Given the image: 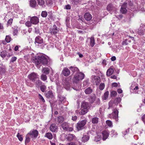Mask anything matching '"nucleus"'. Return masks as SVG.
Here are the masks:
<instances>
[{
	"label": "nucleus",
	"mask_w": 145,
	"mask_h": 145,
	"mask_svg": "<svg viewBox=\"0 0 145 145\" xmlns=\"http://www.w3.org/2000/svg\"><path fill=\"white\" fill-rule=\"evenodd\" d=\"M89 106L88 103L86 102H83L82 103L81 108L84 109H88Z\"/></svg>",
	"instance_id": "22"
},
{
	"label": "nucleus",
	"mask_w": 145,
	"mask_h": 145,
	"mask_svg": "<svg viewBox=\"0 0 145 145\" xmlns=\"http://www.w3.org/2000/svg\"><path fill=\"white\" fill-rule=\"evenodd\" d=\"M118 111L117 109H114L113 110L112 113L109 114V116L111 118L115 119L116 121H118Z\"/></svg>",
	"instance_id": "6"
},
{
	"label": "nucleus",
	"mask_w": 145,
	"mask_h": 145,
	"mask_svg": "<svg viewBox=\"0 0 145 145\" xmlns=\"http://www.w3.org/2000/svg\"><path fill=\"white\" fill-rule=\"evenodd\" d=\"M50 79L51 81L52 82H54L56 81V77L54 76H50Z\"/></svg>",
	"instance_id": "58"
},
{
	"label": "nucleus",
	"mask_w": 145,
	"mask_h": 145,
	"mask_svg": "<svg viewBox=\"0 0 145 145\" xmlns=\"http://www.w3.org/2000/svg\"><path fill=\"white\" fill-rule=\"evenodd\" d=\"M145 30L142 28H140L138 29V33L139 35H144Z\"/></svg>",
	"instance_id": "32"
},
{
	"label": "nucleus",
	"mask_w": 145,
	"mask_h": 145,
	"mask_svg": "<svg viewBox=\"0 0 145 145\" xmlns=\"http://www.w3.org/2000/svg\"><path fill=\"white\" fill-rule=\"evenodd\" d=\"M96 98V96L95 94H93L92 95H90L89 98V101L91 103H93L95 101Z\"/></svg>",
	"instance_id": "16"
},
{
	"label": "nucleus",
	"mask_w": 145,
	"mask_h": 145,
	"mask_svg": "<svg viewBox=\"0 0 145 145\" xmlns=\"http://www.w3.org/2000/svg\"><path fill=\"white\" fill-rule=\"evenodd\" d=\"M69 124L67 122H64L61 125V126L64 131H72L73 128L69 126Z\"/></svg>",
	"instance_id": "5"
},
{
	"label": "nucleus",
	"mask_w": 145,
	"mask_h": 145,
	"mask_svg": "<svg viewBox=\"0 0 145 145\" xmlns=\"http://www.w3.org/2000/svg\"><path fill=\"white\" fill-rule=\"evenodd\" d=\"M82 0H72V4L73 5L82 3Z\"/></svg>",
	"instance_id": "30"
},
{
	"label": "nucleus",
	"mask_w": 145,
	"mask_h": 145,
	"mask_svg": "<svg viewBox=\"0 0 145 145\" xmlns=\"http://www.w3.org/2000/svg\"><path fill=\"white\" fill-rule=\"evenodd\" d=\"M32 23H31V21H27L25 23L26 26L28 27L31 26L32 25Z\"/></svg>",
	"instance_id": "49"
},
{
	"label": "nucleus",
	"mask_w": 145,
	"mask_h": 145,
	"mask_svg": "<svg viewBox=\"0 0 145 145\" xmlns=\"http://www.w3.org/2000/svg\"><path fill=\"white\" fill-rule=\"evenodd\" d=\"M18 31L16 29H14L13 31V34L14 36L17 35Z\"/></svg>",
	"instance_id": "56"
},
{
	"label": "nucleus",
	"mask_w": 145,
	"mask_h": 145,
	"mask_svg": "<svg viewBox=\"0 0 145 145\" xmlns=\"http://www.w3.org/2000/svg\"><path fill=\"white\" fill-rule=\"evenodd\" d=\"M69 69L71 70L72 74H77L79 72V70L76 67L74 66H71L69 67Z\"/></svg>",
	"instance_id": "12"
},
{
	"label": "nucleus",
	"mask_w": 145,
	"mask_h": 145,
	"mask_svg": "<svg viewBox=\"0 0 145 145\" xmlns=\"http://www.w3.org/2000/svg\"><path fill=\"white\" fill-rule=\"evenodd\" d=\"M64 120V118L62 116H59L55 120L57 124H59L62 123Z\"/></svg>",
	"instance_id": "13"
},
{
	"label": "nucleus",
	"mask_w": 145,
	"mask_h": 145,
	"mask_svg": "<svg viewBox=\"0 0 145 145\" xmlns=\"http://www.w3.org/2000/svg\"><path fill=\"white\" fill-rule=\"evenodd\" d=\"M102 134L103 135V139L104 140H106L107 138L109 135L108 132L106 131H103Z\"/></svg>",
	"instance_id": "21"
},
{
	"label": "nucleus",
	"mask_w": 145,
	"mask_h": 145,
	"mask_svg": "<svg viewBox=\"0 0 145 145\" xmlns=\"http://www.w3.org/2000/svg\"><path fill=\"white\" fill-rule=\"evenodd\" d=\"M101 137L100 135H98L97 136L95 137L94 140L95 142H97L101 140Z\"/></svg>",
	"instance_id": "44"
},
{
	"label": "nucleus",
	"mask_w": 145,
	"mask_h": 145,
	"mask_svg": "<svg viewBox=\"0 0 145 145\" xmlns=\"http://www.w3.org/2000/svg\"><path fill=\"white\" fill-rule=\"evenodd\" d=\"M35 32L36 33L39 34L40 33V31L38 27H35Z\"/></svg>",
	"instance_id": "57"
},
{
	"label": "nucleus",
	"mask_w": 145,
	"mask_h": 145,
	"mask_svg": "<svg viewBox=\"0 0 145 145\" xmlns=\"http://www.w3.org/2000/svg\"><path fill=\"white\" fill-rule=\"evenodd\" d=\"M109 91H107L104 94L103 97V99L104 100H106L108 98L109 95Z\"/></svg>",
	"instance_id": "38"
},
{
	"label": "nucleus",
	"mask_w": 145,
	"mask_h": 145,
	"mask_svg": "<svg viewBox=\"0 0 145 145\" xmlns=\"http://www.w3.org/2000/svg\"><path fill=\"white\" fill-rule=\"evenodd\" d=\"M41 79L43 81H45L47 79V76L46 75L42 74L40 76Z\"/></svg>",
	"instance_id": "48"
},
{
	"label": "nucleus",
	"mask_w": 145,
	"mask_h": 145,
	"mask_svg": "<svg viewBox=\"0 0 145 145\" xmlns=\"http://www.w3.org/2000/svg\"><path fill=\"white\" fill-rule=\"evenodd\" d=\"M113 69L112 68H110L107 71L106 73V75L108 76H110L113 74Z\"/></svg>",
	"instance_id": "25"
},
{
	"label": "nucleus",
	"mask_w": 145,
	"mask_h": 145,
	"mask_svg": "<svg viewBox=\"0 0 145 145\" xmlns=\"http://www.w3.org/2000/svg\"><path fill=\"white\" fill-rule=\"evenodd\" d=\"M7 52L6 51L4 50L1 52L0 55L2 57L4 58L7 56Z\"/></svg>",
	"instance_id": "43"
},
{
	"label": "nucleus",
	"mask_w": 145,
	"mask_h": 145,
	"mask_svg": "<svg viewBox=\"0 0 145 145\" xmlns=\"http://www.w3.org/2000/svg\"><path fill=\"white\" fill-rule=\"evenodd\" d=\"M129 129L130 128H128L127 130H126L125 131V132H124L123 133V134L124 135H126L128 134V133L129 132Z\"/></svg>",
	"instance_id": "59"
},
{
	"label": "nucleus",
	"mask_w": 145,
	"mask_h": 145,
	"mask_svg": "<svg viewBox=\"0 0 145 145\" xmlns=\"http://www.w3.org/2000/svg\"><path fill=\"white\" fill-rule=\"evenodd\" d=\"M127 1V3L130 6H132L133 5V3L131 2L130 0H128Z\"/></svg>",
	"instance_id": "60"
},
{
	"label": "nucleus",
	"mask_w": 145,
	"mask_h": 145,
	"mask_svg": "<svg viewBox=\"0 0 145 145\" xmlns=\"http://www.w3.org/2000/svg\"><path fill=\"white\" fill-rule=\"evenodd\" d=\"M70 70L69 69H68L66 67H65L63 70L62 74L64 76H69L70 73Z\"/></svg>",
	"instance_id": "11"
},
{
	"label": "nucleus",
	"mask_w": 145,
	"mask_h": 145,
	"mask_svg": "<svg viewBox=\"0 0 145 145\" xmlns=\"http://www.w3.org/2000/svg\"><path fill=\"white\" fill-rule=\"evenodd\" d=\"M58 97L59 99V100L60 101L61 103H62L63 102L64 103L66 101V99L65 97L61 95H58Z\"/></svg>",
	"instance_id": "23"
},
{
	"label": "nucleus",
	"mask_w": 145,
	"mask_h": 145,
	"mask_svg": "<svg viewBox=\"0 0 145 145\" xmlns=\"http://www.w3.org/2000/svg\"><path fill=\"white\" fill-rule=\"evenodd\" d=\"M37 3L40 6L44 8L45 6V3L44 0H37Z\"/></svg>",
	"instance_id": "20"
},
{
	"label": "nucleus",
	"mask_w": 145,
	"mask_h": 145,
	"mask_svg": "<svg viewBox=\"0 0 145 145\" xmlns=\"http://www.w3.org/2000/svg\"><path fill=\"white\" fill-rule=\"evenodd\" d=\"M17 59V57H12L10 61V63H13Z\"/></svg>",
	"instance_id": "53"
},
{
	"label": "nucleus",
	"mask_w": 145,
	"mask_h": 145,
	"mask_svg": "<svg viewBox=\"0 0 145 145\" xmlns=\"http://www.w3.org/2000/svg\"><path fill=\"white\" fill-rule=\"evenodd\" d=\"M17 137L20 141H22L23 140V138L22 136L21 135H20L19 133H18L17 135Z\"/></svg>",
	"instance_id": "50"
},
{
	"label": "nucleus",
	"mask_w": 145,
	"mask_h": 145,
	"mask_svg": "<svg viewBox=\"0 0 145 145\" xmlns=\"http://www.w3.org/2000/svg\"><path fill=\"white\" fill-rule=\"evenodd\" d=\"M48 15L47 12L46 11H42L41 14V16L43 18L46 17Z\"/></svg>",
	"instance_id": "45"
},
{
	"label": "nucleus",
	"mask_w": 145,
	"mask_h": 145,
	"mask_svg": "<svg viewBox=\"0 0 145 145\" xmlns=\"http://www.w3.org/2000/svg\"><path fill=\"white\" fill-rule=\"evenodd\" d=\"M5 68L4 66L0 67V75L4 74L5 72Z\"/></svg>",
	"instance_id": "27"
},
{
	"label": "nucleus",
	"mask_w": 145,
	"mask_h": 145,
	"mask_svg": "<svg viewBox=\"0 0 145 145\" xmlns=\"http://www.w3.org/2000/svg\"><path fill=\"white\" fill-rule=\"evenodd\" d=\"M87 120L84 119L79 121L76 124V127L78 131H80L84 128V126L87 123Z\"/></svg>",
	"instance_id": "3"
},
{
	"label": "nucleus",
	"mask_w": 145,
	"mask_h": 145,
	"mask_svg": "<svg viewBox=\"0 0 145 145\" xmlns=\"http://www.w3.org/2000/svg\"><path fill=\"white\" fill-rule=\"evenodd\" d=\"M43 39L40 36H38L36 37L35 39L34 43L35 44H41L43 43Z\"/></svg>",
	"instance_id": "9"
},
{
	"label": "nucleus",
	"mask_w": 145,
	"mask_h": 145,
	"mask_svg": "<svg viewBox=\"0 0 145 145\" xmlns=\"http://www.w3.org/2000/svg\"><path fill=\"white\" fill-rule=\"evenodd\" d=\"M114 7L112 4H109L107 6V9L108 11H111L113 10Z\"/></svg>",
	"instance_id": "40"
},
{
	"label": "nucleus",
	"mask_w": 145,
	"mask_h": 145,
	"mask_svg": "<svg viewBox=\"0 0 145 145\" xmlns=\"http://www.w3.org/2000/svg\"><path fill=\"white\" fill-rule=\"evenodd\" d=\"M32 59L33 62L37 66L40 64L46 65L48 62L47 58L42 54L36 56L33 58Z\"/></svg>",
	"instance_id": "1"
},
{
	"label": "nucleus",
	"mask_w": 145,
	"mask_h": 145,
	"mask_svg": "<svg viewBox=\"0 0 145 145\" xmlns=\"http://www.w3.org/2000/svg\"><path fill=\"white\" fill-rule=\"evenodd\" d=\"M84 17L85 19L87 21H89L92 18L91 15L88 12L85 14Z\"/></svg>",
	"instance_id": "17"
},
{
	"label": "nucleus",
	"mask_w": 145,
	"mask_h": 145,
	"mask_svg": "<svg viewBox=\"0 0 145 145\" xmlns=\"http://www.w3.org/2000/svg\"><path fill=\"white\" fill-rule=\"evenodd\" d=\"M112 87H117L118 86V84L117 83L114 82L112 84Z\"/></svg>",
	"instance_id": "64"
},
{
	"label": "nucleus",
	"mask_w": 145,
	"mask_h": 145,
	"mask_svg": "<svg viewBox=\"0 0 145 145\" xmlns=\"http://www.w3.org/2000/svg\"><path fill=\"white\" fill-rule=\"evenodd\" d=\"M88 112V109H84L81 108V110L79 112L80 115H83L85 114Z\"/></svg>",
	"instance_id": "29"
},
{
	"label": "nucleus",
	"mask_w": 145,
	"mask_h": 145,
	"mask_svg": "<svg viewBox=\"0 0 145 145\" xmlns=\"http://www.w3.org/2000/svg\"><path fill=\"white\" fill-rule=\"evenodd\" d=\"M105 85L104 83H101L99 86V89L101 90H103L104 88Z\"/></svg>",
	"instance_id": "46"
},
{
	"label": "nucleus",
	"mask_w": 145,
	"mask_h": 145,
	"mask_svg": "<svg viewBox=\"0 0 145 145\" xmlns=\"http://www.w3.org/2000/svg\"><path fill=\"white\" fill-rule=\"evenodd\" d=\"M57 128L56 125L54 123L51 124L50 127V130L52 132H55Z\"/></svg>",
	"instance_id": "18"
},
{
	"label": "nucleus",
	"mask_w": 145,
	"mask_h": 145,
	"mask_svg": "<svg viewBox=\"0 0 145 145\" xmlns=\"http://www.w3.org/2000/svg\"><path fill=\"white\" fill-rule=\"evenodd\" d=\"M7 43L9 42L11 40V38L9 35H7L6 36L5 39Z\"/></svg>",
	"instance_id": "51"
},
{
	"label": "nucleus",
	"mask_w": 145,
	"mask_h": 145,
	"mask_svg": "<svg viewBox=\"0 0 145 145\" xmlns=\"http://www.w3.org/2000/svg\"><path fill=\"white\" fill-rule=\"evenodd\" d=\"M74 137V136L73 135L69 134L68 135L67 137V139L69 141H71L73 139Z\"/></svg>",
	"instance_id": "34"
},
{
	"label": "nucleus",
	"mask_w": 145,
	"mask_h": 145,
	"mask_svg": "<svg viewBox=\"0 0 145 145\" xmlns=\"http://www.w3.org/2000/svg\"><path fill=\"white\" fill-rule=\"evenodd\" d=\"M29 4L31 7L34 8L36 7L37 3L35 0H30Z\"/></svg>",
	"instance_id": "24"
},
{
	"label": "nucleus",
	"mask_w": 145,
	"mask_h": 145,
	"mask_svg": "<svg viewBox=\"0 0 145 145\" xmlns=\"http://www.w3.org/2000/svg\"><path fill=\"white\" fill-rule=\"evenodd\" d=\"M30 20L33 24H37L39 23V19L36 16H34L31 17Z\"/></svg>",
	"instance_id": "10"
},
{
	"label": "nucleus",
	"mask_w": 145,
	"mask_h": 145,
	"mask_svg": "<svg viewBox=\"0 0 145 145\" xmlns=\"http://www.w3.org/2000/svg\"><path fill=\"white\" fill-rule=\"evenodd\" d=\"M42 72L43 73L47 74L50 72V69L48 67H44L42 69Z\"/></svg>",
	"instance_id": "31"
},
{
	"label": "nucleus",
	"mask_w": 145,
	"mask_h": 145,
	"mask_svg": "<svg viewBox=\"0 0 145 145\" xmlns=\"http://www.w3.org/2000/svg\"><path fill=\"white\" fill-rule=\"evenodd\" d=\"M30 136L28 134L27 135L26 137V139L25 142V143L26 144L29 142L30 140Z\"/></svg>",
	"instance_id": "36"
},
{
	"label": "nucleus",
	"mask_w": 145,
	"mask_h": 145,
	"mask_svg": "<svg viewBox=\"0 0 145 145\" xmlns=\"http://www.w3.org/2000/svg\"><path fill=\"white\" fill-rule=\"evenodd\" d=\"M106 124L109 127H112V121L109 120H107L106 121Z\"/></svg>",
	"instance_id": "52"
},
{
	"label": "nucleus",
	"mask_w": 145,
	"mask_h": 145,
	"mask_svg": "<svg viewBox=\"0 0 145 145\" xmlns=\"http://www.w3.org/2000/svg\"><path fill=\"white\" fill-rule=\"evenodd\" d=\"M46 97L48 98L52 99L54 97L53 93L51 91H49L45 93Z\"/></svg>",
	"instance_id": "14"
},
{
	"label": "nucleus",
	"mask_w": 145,
	"mask_h": 145,
	"mask_svg": "<svg viewBox=\"0 0 145 145\" xmlns=\"http://www.w3.org/2000/svg\"><path fill=\"white\" fill-rule=\"evenodd\" d=\"M28 134L32 138L35 139L37 137L38 135L39 132L37 130L33 129L30 131Z\"/></svg>",
	"instance_id": "7"
},
{
	"label": "nucleus",
	"mask_w": 145,
	"mask_h": 145,
	"mask_svg": "<svg viewBox=\"0 0 145 145\" xmlns=\"http://www.w3.org/2000/svg\"><path fill=\"white\" fill-rule=\"evenodd\" d=\"M126 7H124L123 6H121L120 9V11L122 14H125L127 12V10Z\"/></svg>",
	"instance_id": "39"
},
{
	"label": "nucleus",
	"mask_w": 145,
	"mask_h": 145,
	"mask_svg": "<svg viewBox=\"0 0 145 145\" xmlns=\"http://www.w3.org/2000/svg\"><path fill=\"white\" fill-rule=\"evenodd\" d=\"M85 94L86 95H89L91 94L93 92V89L90 87L85 89L84 91Z\"/></svg>",
	"instance_id": "19"
},
{
	"label": "nucleus",
	"mask_w": 145,
	"mask_h": 145,
	"mask_svg": "<svg viewBox=\"0 0 145 145\" xmlns=\"http://www.w3.org/2000/svg\"><path fill=\"white\" fill-rule=\"evenodd\" d=\"M59 29L55 25H53L52 27L50 28V32L52 35H55L59 31Z\"/></svg>",
	"instance_id": "8"
},
{
	"label": "nucleus",
	"mask_w": 145,
	"mask_h": 145,
	"mask_svg": "<svg viewBox=\"0 0 145 145\" xmlns=\"http://www.w3.org/2000/svg\"><path fill=\"white\" fill-rule=\"evenodd\" d=\"M99 118L97 117H94L91 119V122L93 124H97L98 123Z\"/></svg>",
	"instance_id": "35"
},
{
	"label": "nucleus",
	"mask_w": 145,
	"mask_h": 145,
	"mask_svg": "<svg viewBox=\"0 0 145 145\" xmlns=\"http://www.w3.org/2000/svg\"><path fill=\"white\" fill-rule=\"evenodd\" d=\"M13 20L12 18L10 19L8 21L7 25H11L12 24Z\"/></svg>",
	"instance_id": "62"
},
{
	"label": "nucleus",
	"mask_w": 145,
	"mask_h": 145,
	"mask_svg": "<svg viewBox=\"0 0 145 145\" xmlns=\"http://www.w3.org/2000/svg\"><path fill=\"white\" fill-rule=\"evenodd\" d=\"M39 96L40 99L44 103L45 101L43 97L39 94Z\"/></svg>",
	"instance_id": "54"
},
{
	"label": "nucleus",
	"mask_w": 145,
	"mask_h": 145,
	"mask_svg": "<svg viewBox=\"0 0 145 145\" xmlns=\"http://www.w3.org/2000/svg\"><path fill=\"white\" fill-rule=\"evenodd\" d=\"M121 100V99L120 97H117L115 99L114 103L115 105H117L120 102Z\"/></svg>",
	"instance_id": "42"
},
{
	"label": "nucleus",
	"mask_w": 145,
	"mask_h": 145,
	"mask_svg": "<svg viewBox=\"0 0 145 145\" xmlns=\"http://www.w3.org/2000/svg\"><path fill=\"white\" fill-rule=\"evenodd\" d=\"M44 137H47L50 140H52L53 138V135L51 133L48 132L45 134Z\"/></svg>",
	"instance_id": "26"
},
{
	"label": "nucleus",
	"mask_w": 145,
	"mask_h": 145,
	"mask_svg": "<svg viewBox=\"0 0 145 145\" xmlns=\"http://www.w3.org/2000/svg\"><path fill=\"white\" fill-rule=\"evenodd\" d=\"M28 78L32 82H35L37 79H39V75L37 73L32 72L28 76Z\"/></svg>",
	"instance_id": "4"
},
{
	"label": "nucleus",
	"mask_w": 145,
	"mask_h": 145,
	"mask_svg": "<svg viewBox=\"0 0 145 145\" xmlns=\"http://www.w3.org/2000/svg\"><path fill=\"white\" fill-rule=\"evenodd\" d=\"M40 88L41 90L43 92H45V90L46 89V86L44 84H42L40 86Z\"/></svg>",
	"instance_id": "41"
},
{
	"label": "nucleus",
	"mask_w": 145,
	"mask_h": 145,
	"mask_svg": "<svg viewBox=\"0 0 145 145\" xmlns=\"http://www.w3.org/2000/svg\"><path fill=\"white\" fill-rule=\"evenodd\" d=\"M71 8V6L69 5H67L65 6L64 8L67 10H68L70 9Z\"/></svg>",
	"instance_id": "55"
},
{
	"label": "nucleus",
	"mask_w": 145,
	"mask_h": 145,
	"mask_svg": "<svg viewBox=\"0 0 145 145\" xmlns=\"http://www.w3.org/2000/svg\"><path fill=\"white\" fill-rule=\"evenodd\" d=\"M90 45L91 47H93L95 44V41L93 37H91L90 38Z\"/></svg>",
	"instance_id": "28"
},
{
	"label": "nucleus",
	"mask_w": 145,
	"mask_h": 145,
	"mask_svg": "<svg viewBox=\"0 0 145 145\" xmlns=\"http://www.w3.org/2000/svg\"><path fill=\"white\" fill-rule=\"evenodd\" d=\"M96 103L97 104L99 105L100 103V99L99 98H96Z\"/></svg>",
	"instance_id": "61"
},
{
	"label": "nucleus",
	"mask_w": 145,
	"mask_h": 145,
	"mask_svg": "<svg viewBox=\"0 0 145 145\" xmlns=\"http://www.w3.org/2000/svg\"><path fill=\"white\" fill-rule=\"evenodd\" d=\"M84 74L82 72H78L74 75L73 79V82L74 83L77 84L83 80L84 78Z\"/></svg>",
	"instance_id": "2"
},
{
	"label": "nucleus",
	"mask_w": 145,
	"mask_h": 145,
	"mask_svg": "<svg viewBox=\"0 0 145 145\" xmlns=\"http://www.w3.org/2000/svg\"><path fill=\"white\" fill-rule=\"evenodd\" d=\"M117 94V92L115 91H113L110 93V95L111 97H115L116 96Z\"/></svg>",
	"instance_id": "47"
},
{
	"label": "nucleus",
	"mask_w": 145,
	"mask_h": 145,
	"mask_svg": "<svg viewBox=\"0 0 145 145\" xmlns=\"http://www.w3.org/2000/svg\"><path fill=\"white\" fill-rule=\"evenodd\" d=\"M13 55V53L12 52H10L9 53L7 52V56L8 57H10Z\"/></svg>",
	"instance_id": "63"
},
{
	"label": "nucleus",
	"mask_w": 145,
	"mask_h": 145,
	"mask_svg": "<svg viewBox=\"0 0 145 145\" xmlns=\"http://www.w3.org/2000/svg\"><path fill=\"white\" fill-rule=\"evenodd\" d=\"M94 80L95 81L96 85H98L100 82V78L98 76H95L94 77Z\"/></svg>",
	"instance_id": "33"
},
{
	"label": "nucleus",
	"mask_w": 145,
	"mask_h": 145,
	"mask_svg": "<svg viewBox=\"0 0 145 145\" xmlns=\"http://www.w3.org/2000/svg\"><path fill=\"white\" fill-rule=\"evenodd\" d=\"M89 137L88 134L87 135L84 134L83 136L81 138V140L84 142L88 141L89 139Z\"/></svg>",
	"instance_id": "15"
},
{
	"label": "nucleus",
	"mask_w": 145,
	"mask_h": 145,
	"mask_svg": "<svg viewBox=\"0 0 145 145\" xmlns=\"http://www.w3.org/2000/svg\"><path fill=\"white\" fill-rule=\"evenodd\" d=\"M35 84L37 87H39L42 84V83L41 81L39 79L35 81Z\"/></svg>",
	"instance_id": "37"
}]
</instances>
